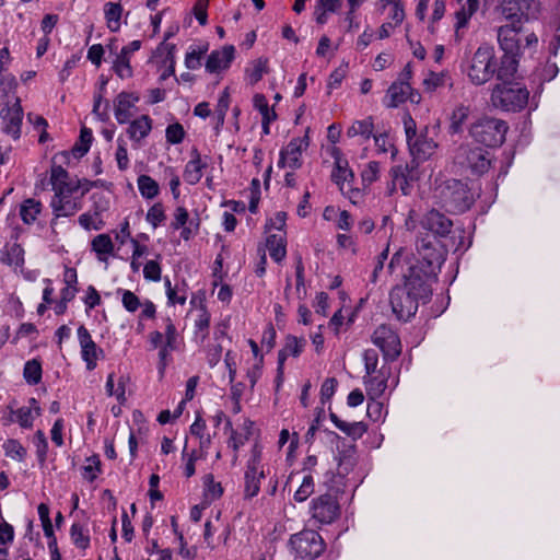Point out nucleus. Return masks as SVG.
Returning <instances> with one entry per match:
<instances>
[{
	"instance_id": "1",
	"label": "nucleus",
	"mask_w": 560,
	"mask_h": 560,
	"mask_svg": "<svg viewBox=\"0 0 560 560\" xmlns=\"http://www.w3.org/2000/svg\"><path fill=\"white\" fill-rule=\"evenodd\" d=\"M54 196L50 200L52 219L50 226L54 230L59 218L74 215L82 208V198L89 190L88 180L72 178L69 172L55 163L50 168L49 178Z\"/></svg>"
},
{
	"instance_id": "2",
	"label": "nucleus",
	"mask_w": 560,
	"mask_h": 560,
	"mask_svg": "<svg viewBox=\"0 0 560 560\" xmlns=\"http://www.w3.org/2000/svg\"><path fill=\"white\" fill-rule=\"evenodd\" d=\"M164 332L153 330L149 334L148 340L152 349H158V370L161 376L164 375L166 368L173 361L172 352L177 351L182 343V338L177 328L170 316L163 318Z\"/></svg>"
},
{
	"instance_id": "3",
	"label": "nucleus",
	"mask_w": 560,
	"mask_h": 560,
	"mask_svg": "<svg viewBox=\"0 0 560 560\" xmlns=\"http://www.w3.org/2000/svg\"><path fill=\"white\" fill-rule=\"evenodd\" d=\"M463 72L474 85L489 82L495 73V50L489 44H481L462 65Z\"/></svg>"
},
{
	"instance_id": "4",
	"label": "nucleus",
	"mask_w": 560,
	"mask_h": 560,
	"mask_svg": "<svg viewBox=\"0 0 560 560\" xmlns=\"http://www.w3.org/2000/svg\"><path fill=\"white\" fill-rule=\"evenodd\" d=\"M508 130L509 125L505 120L486 115L477 118L468 128L472 140L487 148L501 147Z\"/></svg>"
},
{
	"instance_id": "5",
	"label": "nucleus",
	"mask_w": 560,
	"mask_h": 560,
	"mask_svg": "<svg viewBox=\"0 0 560 560\" xmlns=\"http://www.w3.org/2000/svg\"><path fill=\"white\" fill-rule=\"evenodd\" d=\"M529 92L518 83L504 81L495 84L491 91L490 101L493 107L504 112H520L528 103Z\"/></svg>"
},
{
	"instance_id": "6",
	"label": "nucleus",
	"mask_w": 560,
	"mask_h": 560,
	"mask_svg": "<svg viewBox=\"0 0 560 560\" xmlns=\"http://www.w3.org/2000/svg\"><path fill=\"white\" fill-rule=\"evenodd\" d=\"M266 472L267 466L262 463V445L255 442L244 470L243 497L245 500H252L258 495Z\"/></svg>"
},
{
	"instance_id": "7",
	"label": "nucleus",
	"mask_w": 560,
	"mask_h": 560,
	"mask_svg": "<svg viewBox=\"0 0 560 560\" xmlns=\"http://www.w3.org/2000/svg\"><path fill=\"white\" fill-rule=\"evenodd\" d=\"M443 207L447 210L463 213L474 203V194L458 179H448L436 189Z\"/></svg>"
},
{
	"instance_id": "8",
	"label": "nucleus",
	"mask_w": 560,
	"mask_h": 560,
	"mask_svg": "<svg viewBox=\"0 0 560 560\" xmlns=\"http://www.w3.org/2000/svg\"><path fill=\"white\" fill-rule=\"evenodd\" d=\"M402 124L408 148L412 156L411 161L419 164L420 162L429 160L436 150L438 144L435 141L428 137L427 130L419 135L417 133L416 121L410 114L404 115Z\"/></svg>"
},
{
	"instance_id": "9",
	"label": "nucleus",
	"mask_w": 560,
	"mask_h": 560,
	"mask_svg": "<svg viewBox=\"0 0 560 560\" xmlns=\"http://www.w3.org/2000/svg\"><path fill=\"white\" fill-rule=\"evenodd\" d=\"M436 276L435 269L412 262L404 276L401 285L413 291L418 299L422 300V304H425L432 295V283L436 281Z\"/></svg>"
},
{
	"instance_id": "10",
	"label": "nucleus",
	"mask_w": 560,
	"mask_h": 560,
	"mask_svg": "<svg viewBox=\"0 0 560 560\" xmlns=\"http://www.w3.org/2000/svg\"><path fill=\"white\" fill-rule=\"evenodd\" d=\"M289 545L295 557L304 560H314L326 549L323 537L313 529H304L292 535Z\"/></svg>"
},
{
	"instance_id": "11",
	"label": "nucleus",
	"mask_w": 560,
	"mask_h": 560,
	"mask_svg": "<svg viewBox=\"0 0 560 560\" xmlns=\"http://www.w3.org/2000/svg\"><path fill=\"white\" fill-rule=\"evenodd\" d=\"M416 247L418 254L415 260L416 264H421L435 270L440 269L444 261L445 250L438 237L420 231Z\"/></svg>"
},
{
	"instance_id": "12",
	"label": "nucleus",
	"mask_w": 560,
	"mask_h": 560,
	"mask_svg": "<svg viewBox=\"0 0 560 560\" xmlns=\"http://www.w3.org/2000/svg\"><path fill=\"white\" fill-rule=\"evenodd\" d=\"M389 303L397 319L407 322L416 315L422 300L413 291L396 285L389 293Z\"/></svg>"
},
{
	"instance_id": "13",
	"label": "nucleus",
	"mask_w": 560,
	"mask_h": 560,
	"mask_svg": "<svg viewBox=\"0 0 560 560\" xmlns=\"http://www.w3.org/2000/svg\"><path fill=\"white\" fill-rule=\"evenodd\" d=\"M418 166L419 164L415 161L393 166L389 171V195H393L397 189H400L404 196L410 195L415 183L419 179Z\"/></svg>"
},
{
	"instance_id": "14",
	"label": "nucleus",
	"mask_w": 560,
	"mask_h": 560,
	"mask_svg": "<svg viewBox=\"0 0 560 560\" xmlns=\"http://www.w3.org/2000/svg\"><path fill=\"white\" fill-rule=\"evenodd\" d=\"M310 147V128L305 129L303 137H294L279 152L278 166L298 170L302 166V154Z\"/></svg>"
},
{
	"instance_id": "15",
	"label": "nucleus",
	"mask_w": 560,
	"mask_h": 560,
	"mask_svg": "<svg viewBox=\"0 0 560 560\" xmlns=\"http://www.w3.org/2000/svg\"><path fill=\"white\" fill-rule=\"evenodd\" d=\"M310 512L312 518L319 525L334 523L340 515L337 497L325 493L314 498L311 502Z\"/></svg>"
},
{
	"instance_id": "16",
	"label": "nucleus",
	"mask_w": 560,
	"mask_h": 560,
	"mask_svg": "<svg viewBox=\"0 0 560 560\" xmlns=\"http://www.w3.org/2000/svg\"><path fill=\"white\" fill-rule=\"evenodd\" d=\"M372 342L382 351L386 361H395L401 353L400 338L388 325H380L374 330Z\"/></svg>"
},
{
	"instance_id": "17",
	"label": "nucleus",
	"mask_w": 560,
	"mask_h": 560,
	"mask_svg": "<svg viewBox=\"0 0 560 560\" xmlns=\"http://www.w3.org/2000/svg\"><path fill=\"white\" fill-rule=\"evenodd\" d=\"M456 160L462 166L469 168L476 175L485 174L491 165L488 151L469 145H462L458 149Z\"/></svg>"
},
{
	"instance_id": "18",
	"label": "nucleus",
	"mask_w": 560,
	"mask_h": 560,
	"mask_svg": "<svg viewBox=\"0 0 560 560\" xmlns=\"http://www.w3.org/2000/svg\"><path fill=\"white\" fill-rule=\"evenodd\" d=\"M0 118L3 131L14 140H18L21 137L23 120V108L20 97L15 96L12 105L7 104L1 109Z\"/></svg>"
},
{
	"instance_id": "19",
	"label": "nucleus",
	"mask_w": 560,
	"mask_h": 560,
	"mask_svg": "<svg viewBox=\"0 0 560 560\" xmlns=\"http://www.w3.org/2000/svg\"><path fill=\"white\" fill-rule=\"evenodd\" d=\"M452 226V220L435 209L428 211L420 220L421 231L438 238L446 236Z\"/></svg>"
},
{
	"instance_id": "20",
	"label": "nucleus",
	"mask_w": 560,
	"mask_h": 560,
	"mask_svg": "<svg viewBox=\"0 0 560 560\" xmlns=\"http://www.w3.org/2000/svg\"><path fill=\"white\" fill-rule=\"evenodd\" d=\"M78 340L81 347V358L85 362L86 370L93 371L97 365L100 357L104 355V351L97 347L83 325L78 328Z\"/></svg>"
},
{
	"instance_id": "21",
	"label": "nucleus",
	"mask_w": 560,
	"mask_h": 560,
	"mask_svg": "<svg viewBox=\"0 0 560 560\" xmlns=\"http://www.w3.org/2000/svg\"><path fill=\"white\" fill-rule=\"evenodd\" d=\"M94 208L92 211L82 213L78 222L86 231L102 230L105 225L103 212L108 209V201L103 196L93 195Z\"/></svg>"
},
{
	"instance_id": "22",
	"label": "nucleus",
	"mask_w": 560,
	"mask_h": 560,
	"mask_svg": "<svg viewBox=\"0 0 560 560\" xmlns=\"http://www.w3.org/2000/svg\"><path fill=\"white\" fill-rule=\"evenodd\" d=\"M523 25L504 24L498 27L497 37L498 43L503 52H520L521 51V38Z\"/></svg>"
},
{
	"instance_id": "23",
	"label": "nucleus",
	"mask_w": 560,
	"mask_h": 560,
	"mask_svg": "<svg viewBox=\"0 0 560 560\" xmlns=\"http://www.w3.org/2000/svg\"><path fill=\"white\" fill-rule=\"evenodd\" d=\"M392 376V368L384 364L374 374H365L363 383L368 397H382L387 389L388 381Z\"/></svg>"
},
{
	"instance_id": "24",
	"label": "nucleus",
	"mask_w": 560,
	"mask_h": 560,
	"mask_svg": "<svg viewBox=\"0 0 560 560\" xmlns=\"http://www.w3.org/2000/svg\"><path fill=\"white\" fill-rule=\"evenodd\" d=\"M388 102L385 105L389 108L398 107L409 100L411 103H419L420 94L412 90L410 83L393 82L387 90Z\"/></svg>"
},
{
	"instance_id": "25",
	"label": "nucleus",
	"mask_w": 560,
	"mask_h": 560,
	"mask_svg": "<svg viewBox=\"0 0 560 560\" xmlns=\"http://www.w3.org/2000/svg\"><path fill=\"white\" fill-rule=\"evenodd\" d=\"M18 233L12 235L11 241L5 243V245L0 250L1 264L13 268L15 271L23 268L25 264V250L23 246L18 242Z\"/></svg>"
},
{
	"instance_id": "26",
	"label": "nucleus",
	"mask_w": 560,
	"mask_h": 560,
	"mask_svg": "<svg viewBox=\"0 0 560 560\" xmlns=\"http://www.w3.org/2000/svg\"><path fill=\"white\" fill-rule=\"evenodd\" d=\"M139 96L132 92H120L114 100V116L118 124L129 122L132 117V108L139 102Z\"/></svg>"
},
{
	"instance_id": "27",
	"label": "nucleus",
	"mask_w": 560,
	"mask_h": 560,
	"mask_svg": "<svg viewBox=\"0 0 560 560\" xmlns=\"http://www.w3.org/2000/svg\"><path fill=\"white\" fill-rule=\"evenodd\" d=\"M458 9L454 12V28L457 38L462 37L460 32L466 30L471 18L477 13L480 7L479 0H457Z\"/></svg>"
},
{
	"instance_id": "28",
	"label": "nucleus",
	"mask_w": 560,
	"mask_h": 560,
	"mask_svg": "<svg viewBox=\"0 0 560 560\" xmlns=\"http://www.w3.org/2000/svg\"><path fill=\"white\" fill-rule=\"evenodd\" d=\"M208 156L202 158L199 151L194 148L190 151V160L184 168V180L189 185L198 184L203 176V171L208 167Z\"/></svg>"
},
{
	"instance_id": "29",
	"label": "nucleus",
	"mask_w": 560,
	"mask_h": 560,
	"mask_svg": "<svg viewBox=\"0 0 560 560\" xmlns=\"http://www.w3.org/2000/svg\"><path fill=\"white\" fill-rule=\"evenodd\" d=\"M306 346V339L288 335L284 340L283 347L278 352V378L280 380L283 374V365L289 357L298 358L303 352Z\"/></svg>"
},
{
	"instance_id": "30",
	"label": "nucleus",
	"mask_w": 560,
	"mask_h": 560,
	"mask_svg": "<svg viewBox=\"0 0 560 560\" xmlns=\"http://www.w3.org/2000/svg\"><path fill=\"white\" fill-rule=\"evenodd\" d=\"M235 48L232 45L211 51L206 61V70L210 73H219L226 70L234 59Z\"/></svg>"
},
{
	"instance_id": "31",
	"label": "nucleus",
	"mask_w": 560,
	"mask_h": 560,
	"mask_svg": "<svg viewBox=\"0 0 560 560\" xmlns=\"http://www.w3.org/2000/svg\"><path fill=\"white\" fill-rule=\"evenodd\" d=\"M153 120L149 115H141L131 121L129 120L126 131L135 148H139L141 141L150 135Z\"/></svg>"
},
{
	"instance_id": "32",
	"label": "nucleus",
	"mask_w": 560,
	"mask_h": 560,
	"mask_svg": "<svg viewBox=\"0 0 560 560\" xmlns=\"http://www.w3.org/2000/svg\"><path fill=\"white\" fill-rule=\"evenodd\" d=\"M494 13L509 21L508 24L517 23L523 25L524 13L518 0H499Z\"/></svg>"
},
{
	"instance_id": "33",
	"label": "nucleus",
	"mask_w": 560,
	"mask_h": 560,
	"mask_svg": "<svg viewBox=\"0 0 560 560\" xmlns=\"http://www.w3.org/2000/svg\"><path fill=\"white\" fill-rule=\"evenodd\" d=\"M520 52H504L501 57L500 65L495 63V75L499 81H510L514 78L518 68Z\"/></svg>"
},
{
	"instance_id": "34",
	"label": "nucleus",
	"mask_w": 560,
	"mask_h": 560,
	"mask_svg": "<svg viewBox=\"0 0 560 560\" xmlns=\"http://www.w3.org/2000/svg\"><path fill=\"white\" fill-rule=\"evenodd\" d=\"M329 419L334 425L352 440L361 439L368 431V424L363 421L347 422L341 420L336 413L330 412Z\"/></svg>"
},
{
	"instance_id": "35",
	"label": "nucleus",
	"mask_w": 560,
	"mask_h": 560,
	"mask_svg": "<svg viewBox=\"0 0 560 560\" xmlns=\"http://www.w3.org/2000/svg\"><path fill=\"white\" fill-rule=\"evenodd\" d=\"M9 413L3 417V424L18 423L22 429H31L37 416L32 413V408L21 407L13 409L8 407Z\"/></svg>"
},
{
	"instance_id": "36",
	"label": "nucleus",
	"mask_w": 560,
	"mask_h": 560,
	"mask_svg": "<svg viewBox=\"0 0 560 560\" xmlns=\"http://www.w3.org/2000/svg\"><path fill=\"white\" fill-rule=\"evenodd\" d=\"M91 249L95 253L100 261L107 262L110 256H114L115 245L112 237L106 234L96 235L91 242Z\"/></svg>"
},
{
	"instance_id": "37",
	"label": "nucleus",
	"mask_w": 560,
	"mask_h": 560,
	"mask_svg": "<svg viewBox=\"0 0 560 560\" xmlns=\"http://www.w3.org/2000/svg\"><path fill=\"white\" fill-rule=\"evenodd\" d=\"M191 435L199 440V453L200 457H206L208 450L211 445V435L207 433V424L202 417L197 413L195 421L190 425Z\"/></svg>"
},
{
	"instance_id": "38",
	"label": "nucleus",
	"mask_w": 560,
	"mask_h": 560,
	"mask_svg": "<svg viewBox=\"0 0 560 560\" xmlns=\"http://www.w3.org/2000/svg\"><path fill=\"white\" fill-rule=\"evenodd\" d=\"M226 428L231 430L230 439L228 441V446L233 450L234 459H237L238 450L245 445L252 434L253 422L246 420L244 422L243 432H238L232 428V422L230 420L226 421Z\"/></svg>"
},
{
	"instance_id": "39",
	"label": "nucleus",
	"mask_w": 560,
	"mask_h": 560,
	"mask_svg": "<svg viewBox=\"0 0 560 560\" xmlns=\"http://www.w3.org/2000/svg\"><path fill=\"white\" fill-rule=\"evenodd\" d=\"M266 249L276 262H281L287 256V241L284 233L270 234L266 238Z\"/></svg>"
},
{
	"instance_id": "40",
	"label": "nucleus",
	"mask_w": 560,
	"mask_h": 560,
	"mask_svg": "<svg viewBox=\"0 0 560 560\" xmlns=\"http://www.w3.org/2000/svg\"><path fill=\"white\" fill-rule=\"evenodd\" d=\"M471 114V107L465 104H458L453 109L450 117V132L452 135L460 133L464 130V126Z\"/></svg>"
},
{
	"instance_id": "41",
	"label": "nucleus",
	"mask_w": 560,
	"mask_h": 560,
	"mask_svg": "<svg viewBox=\"0 0 560 560\" xmlns=\"http://www.w3.org/2000/svg\"><path fill=\"white\" fill-rule=\"evenodd\" d=\"M107 80H101L98 90L94 93L93 114L97 116L101 121H107L109 119V103L104 101V94L106 92Z\"/></svg>"
},
{
	"instance_id": "42",
	"label": "nucleus",
	"mask_w": 560,
	"mask_h": 560,
	"mask_svg": "<svg viewBox=\"0 0 560 560\" xmlns=\"http://www.w3.org/2000/svg\"><path fill=\"white\" fill-rule=\"evenodd\" d=\"M42 209L43 205L39 200L34 198L25 199L20 206L21 220L27 225L33 224L42 212Z\"/></svg>"
},
{
	"instance_id": "43",
	"label": "nucleus",
	"mask_w": 560,
	"mask_h": 560,
	"mask_svg": "<svg viewBox=\"0 0 560 560\" xmlns=\"http://www.w3.org/2000/svg\"><path fill=\"white\" fill-rule=\"evenodd\" d=\"M122 7L120 3L107 2L104 5L106 25L110 32H118L121 26Z\"/></svg>"
},
{
	"instance_id": "44",
	"label": "nucleus",
	"mask_w": 560,
	"mask_h": 560,
	"mask_svg": "<svg viewBox=\"0 0 560 560\" xmlns=\"http://www.w3.org/2000/svg\"><path fill=\"white\" fill-rule=\"evenodd\" d=\"M374 124L372 117H366L362 120H355L347 130V136L350 138L361 136L364 139H370L373 136Z\"/></svg>"
},
{
	"instance_id": "45",
	"label": "nucleus",
	"mask_w": 560,
	"mask_h": 560,
	"mask_svg": "<svg viewBox=\"0 0 560 560\" xmlns=\"http://www.w3.org/2000/svg\"><path fill=\"white\" fill-rule=\"evenodd\" d=\"M210 314L206 308H201L194 324V336L199 342H203L209 335Z\"/></svg>"
},
{
	"instance_id": "46",
	"label": "nucleus",
	"mask_w": 560,
	"mask_h": 560,
	"mask_svg": "<svg viewBox=\"0 0 560 560\" xmlns=\"http://www.w3.org/2000/svg\"><path fill=\"white\" fill-rule=\"evenodd\" d=\"M130 61L131 57L124 55L121 51L116 54L115 59L113 60V70L122 80L129 79L133 74Z\"/></svg>"
},
{
	"instance_id": "47",
	"label": "nucleus",
	"mask_w": 560,
	"mask_h": 560,
	"mask_svg": "<svg viewBox=\"0 0 560 560\" xmlns=\"http://www.w3.org/2000/svg\"><path fill=\"white\" fill-rule=\"evenodd\" d=\"M43 376L42 363L37 359L28 360L24 364L23 377L28 385H37Z\"/></svg>"
},
{
	"instance_id": "48",
	"label": "nucleus",
	"mask_w": 560,
	"mask_h": 560,
	"mask_svg": "<svg viewBox=\"0 0 560 560\" xmlns=\"http://www.w3.org/2000/svg\"><path fill=\"white\" fill-rule=\"evenodd\" d=\"M70 537L77 548L85 550L90 547L89 529L80 523H73L70 527Z\"/></svg>"
},
{
	"instance_id": "49",
	"label": "nucleus",
	"mask_w": 560,
	"mask_h": 560,
	"mask_svg": "<svg viewBox=\"0 0 560 560\" xmlns=\"http://www.w3.org/2000/svg\"><path fill=\"white\" fill-rule=\"evenodd\" d=\"M138 189L144 199H153L160 192L159 184L149 175H140L137 179Z\"/></svg>"
},
{
	"instance_id": "50",
	"label": "nucleus",
	"mask_w": 560,
	"mask_h": 560,
	"mask_svg": "<svg viewBox=\"0 0 560 560\" xmlns=\"http://www.w3.org/2000/svg\"><path fill=\"white\" fill-rule=\"evenodd\" d=\"M32 443L35 447L36 458L40 466H44L47 460L48 454V441L43 430H37L32 439Z\"/></svg>"
},
{
	"instance_id": "51",
	"label": "nucleus",
	"mask_w": 560,
	"mask_h": 560,
	"mask_svg": "<svg viewBox=\"0 0 560 560\" xmlns=\"http://www.w3.org/2000/svg\"><path fill=\"white\" fill-rule=\"evenodd\" d=\"M116 293H117V295H120L122 307L128 313L133 314L139 308L142 310L143 302L140 301L139 296L135 292L127 290V289L119 288V289H117Z\"/></svg>"
},
{
	"instance_id": "52",
	"label": "nucleus",
	"mask_w": 560,
	"mask_h": 560,
	"mask_svg": "<svg viewBox=\"0 0 560 560\" xmlns=\"http://www.w3.org/2000/svg\"><path fill=\"white\" fill-rule=\"evenodd\" d=\"M268 71V60L264 58H259L255 60L247 69H246V78L248 82L254 85L259 82L264 74Z\"/></svg>"
},
{
	"instance_id": "53",
	"label": "nucleus",
	"mask_w": 560,
	"mask_h": 560,
	"mask_svg": "<svg viewBox=\"0 0 560 560\" xmlns=\"http://www.w3.org/2000/svg\"><path fill=\"white\" fill-rule=\"evenodd\" d=\"M288 442V453H287V460L291 462L295 456V451L299 447V435L298 433H293L292 436L288 429H282L279 434L278 440V446L279 448H282Z\"/></svg>"
},
{
	"instance_id": "54",
	"label": "nucleus",
	"mask_w": 560,
	"mask_h": 560,
	"mask_svg": "<svg viewBox=\"0 0 560 560\" xmlns=\"http://www.w3.org/2000/svg\"><path fill=\"white\" fill-rule=\"evenodd\" d=\"M208 50V44L190 46L185 56V66L190 70H196L201 66V58Z\"/></svg>"
},
{
	"instance_id": "55",
	"label": "nucleus",
	"mask_w": 560,
	"mask_h": 560,
	"mask_svg": "<svg viewBox=\"0 0 560 560\" xmlns=\"http://www.w3.org/2000/svg\"><path fill=\"white\" fill-rule=\"evenodd\" d=\"M253 105L254 108L261 115V120L277 119L275 109L269 106L268 100L264 94H255L253 97Z\"/></svg>"
},
{
	"instance_id": "56",
	"label": "nucleus",
	"mask_w": 560,
	"mask_h": 560,
	"mask_svg": "<svg viewBox=\"0 0 560 560\" xmlns=\"http://www.w3.org/2000/svg\"><path fill=\"white\" fill-rule=\"evenodd\" d=\"M315 489V483L313 476L310 474H305L300 487L294 492L293 499L296 502H304L306 501L313 493Z\"/></svg>"
},
{
	"instance_id": "57",
	"label": "nucleus",
	"mask_w": 560,
	"mask_h": 560,
	"mask_svg": "<svg viewBox=\"0 0 560 560\" xmlns=\"http://www.w3.org/2000/svg\"><path fill=\"white\" fill-rule=\"evenodd\" d=\"M3 450L8 457L18 462H23L27 454L25 447L15 439L7 440L3 443Z\"/></svg>"
},
{
	"instance_id": "58",
	"label": "nucleus",
	"mask_w": 560,
	"mask_h": 560,
	"mask_svg": "<svg viewBox=\"0 0 560 560\" xmlns=\"http://www.w3.org/2000/svg\"><path fill=\"white\" fill-rule=\"evenodd\" d=\"M101 471L98 455H92L85 459V465L82 467V476L85 480L93 482Z\"/></svg>"
},
{
	"instance_id": "59",
	"label": "nucleus",
	"mask_w": 560,
	"mask_h": 560,
	"mask_svg": "<svg viewBox=\"0 0 560 560\" xmlns=\"http://www.w3.org/2000/svg\"><path fill=\"white\" fill-rule=\"evenodd\" d=\"M92 140H93L92 130L86 128V127H83L81 129V131H80L79 143H77L72 148L73 155H75L78 158H82L83 155H85L89 152V150H90V147L92 144Z\"/></svg>"
},
{
	"instance_id": "60",
	"label": "nucleus",
	"mask_w": 560,
	"mask_h": 560,
	"mask_svg": "<svg viewBox=\"0 0 560 560\" xmlns=\"http://www.w3.org/2000/svg\"><path fill=\"white\" fill-rule=\"evenodd\" d=\"M451 81L450 74L445 71L442 72H429L423 79V85L428 91H435L438 88L445 85Z\"/></svg>"
},
{
	"instance_id": "61",
	"label": "nucleus",
	"mask_w": 560,
	"mask_h": 560,
	"mask_svg": "<svg viewBox=\"0 0 560 560\" xmlns=\"http://www.w3.org/2000/svg\"><path fill=\"white\" fill-rule=\"evenodd\" d=\"M332 182L338 185L340 191L346 194V188L354 178L353 172L349 167L334 170L331 174Z\"/></svg>"
},
{
	"instance_id": "62",
	"label": "nucleus",
	"mask_w": 560,
	"mask_h": 560,
	"mask_svg": "<svg viewBox=\"0 0 560 560\" xmlns=\"http://www.w3.org/2000/svg\"><path fill=\"white\" fill-rule=\"evenodd\" d=\"M380 398L368 397L366 416L373 421L381 420L387 413L384 404L378 400Z\"/></svg>"
},
{
	"instance_id": "63",
	"label": "nucleus",
	"mask_w": 560,
	"mask_h": 560,
	"mask_svg": "<svg viewBox=\"0 0 560 560\" xmlns=\"http://www.w3.org/2000/svg\"><path fill=\"white\" fill-rule=\"evenodd\" d=\"M381 164L376 161H371L361 172V178L364 186H370L380 178Z\"/></svg>"
},
{
	"instance_id": "64",
	"label": "nucleus",
	"mask_w": 560,
	"mask_h": 560,
	"mask_svg": "<svg viewBox=\"0 0 560 560\" xmlns=\"http://www.w3.org/2000/svg\"><path fill=\"white\" fill-rule=\"evenodd\" d=\"M166 219L164 207L161 202L154 203L147 212L145 220L152 228L156 229Z\"/></svg>"
}]
</instances>
